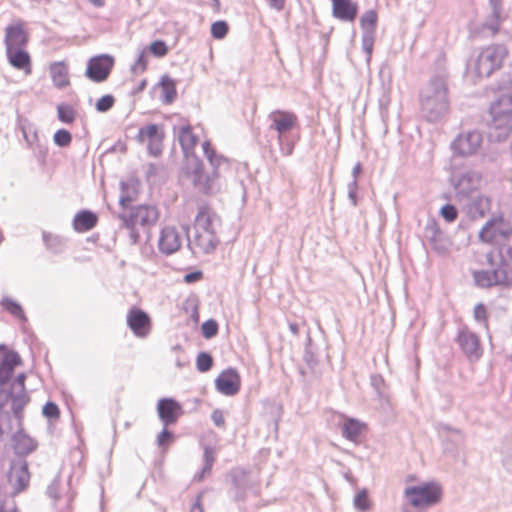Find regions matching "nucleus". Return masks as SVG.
<instances>
[{"instance_id": "nucleus-18", "label": "nucleus", "mask_w": 512, "mask_h": 512, "mask_svg": "<svg viewBox=\"0 0 512 512\" xmlns=\"http://www.w3.org/2000/svg\"><path fill=\"white\" fill-rule=\"evenodd\" d=\"M28 40L29 35L24 30L21 22L6 27L4 39L6 48L24 47L28 43Z\"/></svg>"}, {"instance_id": "nucleus-16", "label": "nucleus", "mask_w": 512, "mask_h": 512, "mask_svg": "<svg viewBox=\"0 0 512 512\" xmlns=\"http://www.w3.org/2000/svg\"><path fill=\"white\" fill-rule=\"evenodd\" d=\"M30 474L25 460H19L12 463L9 472V482L16 493L25 490L29 484Z\"/></svg>"}, {"instance_id": "nucleus-58", "label": "nucleus", "mask_w": 512, "mask_h": 512, "mask_svg": "<svg viewBox=\"0 0 512 512\" xmlns=\"http://www.w3.org/2000/svg\"><path fill=\"white\" fill-rule=\"evenodd\" d=\"M133 200H134L133 198H131L127 195H122L120 197L119 203L122 207H127Z\"/></svg>"}, {"instance_id": "nucleus-59", "label": "nucleus", "mask_w": 512, "mask_h": 512, "mask_svg": "<svg viewBox=\"0 0 512 512\" xmlns=\"http://www.w3.org/2000/svg\"><path fill=\"white\" fill-rule=\"evenodd\" d=\"M478 202H479L481 205H483V207H484L485 209H489V208H490L491 201H490V199H489L488 197H486V196H480V197L478 198Z\"/></svg>"}, {"instance_id": "nucleus-28", "label": "nucleus", "mask_w": 512, "mask_h": 512, "mask_svg": "<svg viewBox=\"0 0 512 512\" xmlns=\"http://www.w3.org/2000/svg\"><path fill=\"white\" fill-rule=\"evenodd\" d=\"M159 96H177L176 82L169 75H163L159 82L155 84L150 92L151 95L157 94Z\"/></svg>"}, {"instance_id": "nucleus-15", "label": "nucleus", "mask_w": 512, "mask_h": 512, "mask_svg": "<svg viewBox=\"0 0 512 512\" xmlns=\"http://www.w3.org/2000/svg\"><path fill=\"white\" fill-rule=\"evenodd\" d=\"M481 143V134L471 131L459 135L453 142V148L458 154L468 156L474 154L480 148Z\"/></svg>"}, {"instance_id": "nucleus-25", "label": "nucleus", "mask_w": 512, "mask_h": 512, "mask_svg": "<svg viewBox=\"0 0 512 512\" xmlns=\"http://www.w3.org/2000/svg\"><path fill=\"white\" fill-rule=\"evenodd\" d=\"M98 223V216L89 211L82 210L78 212L73 219V228L78 233H83L93 229Z\"/></svg>"}, {"instance_id": "nucleus-7", "label": "nucleus", "mask_w": 512, "mask_h": 512, "mask_svg": "<svg viewBox=\"0 0 512 512\" xmlns=\"http://www.w3.org/2000/svg\"><path fill=\"white\" fill-rule=\"evenodd\" d=\"M493 116L492 127L496 130L495 137L505 138L512 131V98H499L491 106Z\"/></svg>"}, {"instance_id": "nucleus-8", "label": "nucleus", "mask_w": 512, "mask_h": 512, "mask_svg": "<svg viewBox=\"0 0 512 512\" xmlns=\"http://www.w3.org/2000/svg\"><path fill=\"white\" fill-rule=\"evenodd\" d=\"M115 64L114 57L109 54H99L87 62L85 76L95 82H104L110 75Z\"/></svg>"}, {"instance_id": "nucleus-10", "label": "nucleus", "mask_w": 512, "mask_h": 512, "mask_svg": "<svg viewBox=\"0 0 512 512\" xmlns=\"http://www.w3.org/2000/svg\"><path fill=\"white\" fill-rule=\"evenodd\" d=\"M486 260L490 266L496 267L495 271L500 286H512V266L504 258L502 249L497 248L489 251L486 255Z\"/></svg>"}, {"instance_id": "nucleus-29", "label": "nucleus", "mask_w": 512, "mask_h": 512, "mask_svg": "<svg viewBox=\"0 0 512 512\" xmlns=\"http://www.w3.org/2000/svg\"><path fill=\"white\" fill-rule=\"evenodd\" d=\"M475 284L480 288H490L493 286H500L499 280L497 279V273L495 269L480 270L473 273Z\"/></svg>"}, {"instance_id": "nucleus-26", "label": "nucleus", "mask_w": 512, "mask_h": 512, "mask_svg": "<svg viewBox=\"0 0 512 512\" xmlns=\"http://www.w3.org/2000/svg\"><path fill=\"white\" fill-rule=\"evenodd\" d=\"M49 72L55 87L63 88L69 84V70L64 62L52 63Z\"/></svg>"}, {"instance_id": "nucleus-33", "label": "nucleus", "mask_w": 512, "mask_h": 512, "mask_svg": "<svg viewBox=\"0 0 512 512\" xmlns=\"http://www.w3.org/2000/svg\"><path fill=\"white\" fill-rule=\"evenodd\" d=\"M375 33L376 32H368V31L362 32L361 47H362V50L366 54L367 63L370 62L371 57H372L374 42H375Z\"/></svg>"}, {"instance_id": "nucleus-5", "label": "nucleus", "mask_w": 512, "mask_h": 512, "mask_svg": "<svg viewBox=\"0 0 512 512\" xmlns=\"http://www.w3.org/2000/svg\"><path fill=\"white\" fill-rule=\"evenodd\" d=\"M404 494L411 506L415 508H428L439 503L443 493L438 483L426 482L406 488Z\"/></svg>"}, {"instance_id": "nucleus-44", "label": "nucleus", "mask_w": 512, "mask_h": 512, "mask_svg": "<svg viewBox=\"0 0 512 512\" xmlns=\"http://www.w3.org/2000/svg\"><path fill=\"white\" fill-rule=\"evenodd\" d=\"M15 449L17 452L24 453L30 452L34 449V445L32 441L24 436H19L16 438Z\"/></svg>"}, {"instance_id": "nucleus-23", "label": "nucleus", "mask_w": 512, "mask_h": 512, "mask_svg": "<svg viewBox=\"0 0 512 512\" xmlns=\"http://www.w3.org/2000/svg\"><path fill=\"white\" fill-rule=\"evenodd\" d=\"M458 343L468 357L478 358L480 356V340L476 334L463 330L459 333Z\"/></svg>"}, {"instance_id": "nucleus-36", "label": "nucleus", "mask_w": 512, "mask_h": 512, "mask_svg": "<svg viewBox=\"0 0 512 512\" xmlns=\"http://www.w3.org/2000/svg\"><path fill=\"white\" fill-rule=\"evenodd\" d=\"M210 32L214 39L222 40L229 32V25L225 20H217L211 24Z\"/></svg>"}, {"instance_id": "nucleus-37", "label": "nucleus", "mask_w": 512, "mask_h": 512, "mask_svg": "<svg viewBox=\"0 0 512 512\" xmlns=\"http://www.w3.org/2000/svg\"><path fill=\"white\" fill-rule=\"evenodd\" d=\"M473 316L477 322L482 323L484 325V327L486 329H488L489 313H488V309L485 304H483V303L476 304L474 307V310H473Z\"/></svg>"}, {"instance_id": "nucleus-24", "label": "nucleus", "mask_w": 512, "mask_h": 512, "mask_svg": "<svg viewBox=\"0 0 512 512\" xmlns=\"http://www.w3.org/2000/svg\"><path fill=\"white\" fill-rule=\"evenodd\" d=\"M218 242L215 231H195L194 245L202 253L208 254L214 251Z\"/></svg>"}, {"instance_id": "nucleus-50", "label": "nucleus", "mask_w": 512, "mask_h": 512, "mask_svg": "<svg viewBox=\"0 0 512 512\" xmlns=\"http://www.w3.org/2000/svg\"><path fill=\"white\" fill-rule=\"evenodd\" d=\"M211 418L217 427H225V415L222 410L215 409L211 414Z\"/></svg>"}, {"instance_id": "nucleus-45", "label": "nucleus", "mask_w": 512, "mask_h": 512, "mask_svg": "<svg viewBox=\"0 0 512 512\" xmlns=\"http://www.w3.org/2000/svg\"><path fill=\"white\" fill-rule=\"evenodd\" d=\"M354 505L356 508L365 511L370 508V500L366 491L357 493L354 499Z\"/></svg>"}, {"instance_id": "nucleus-54", "label": "nucleus", "mask_w": 512, "mask_h": 512, "mask_svg": "<svg viewBox=\"0 0 512 512\" xmlns=\"http://www.w3.org/2000/svg\"><path fill=\"white\" fill-rule=\"evenodd\" d=\"M147 85V81L145 79H142L139 81V83L131 89L130 94L134 96L135 94L141 93Z\"/></svg>"}, {"instance_id": "nucleus-48", "label": "nucleus", "mask_w": 512, "mask_h": 512, "mask_svg": "<svg viewBox=\"0 0 512 512\" xmlns=\"http://www.w3.org/2000/svg\"><path fill=\"white\" fill-rule=\"evenodd\" d=\"M43 414L47 418L58 419L60 416V411L58 406L53 402H48L43 407Z\"/></svg>"}, {"instance_id": "nucleus-39", "label": "nucleus", "mask_w": 512, "mask_h": 512, "mask_svg": "<svg viewBox=\"0 0 512 512\" xmlns=\"http://www.w3.org/2000/svg\"><path fill=\"white\" fill-rule=\"evenodd\" d=\"M213 358L209 353L201 352L196 359V366L200 372H207L212 368Z\"/></svg>"}, {"instance_id": "nucleus-17", "label": "nucleus", "mask_w": 512, "mask_h": 512, "mask_svg": "<svg viewBox=\"0 0 512 512\" xmlns=\"http://www.w3.org/2000/svg\"><path fill=\"white\" fill-rule=\"evenodd\" d=\"M358 12V4L352 0L332 1V16L342 22H354Z\"/></svg>"}, {"instance_id": "nucleus-1", "label": "nucleus", "mask_w": 512, "mask_h": 512, "mask_svg": "<svg viewBox=\"0 0 512 512\" xmlns=\"http://www.w3.org/2000/svg\"><path fill=\"white\" fill-rule=\"evenodd\" d=\"M203 154L212 168L211 173L204 171V164L198 158L195 159L194 167L191 169L195 186L206 194L212 193L216 188V180L220 177L222 171H226L231 166V161L223 154L219 153L213 147L210 140H206L202 144Z\"/></svg>"}, {"instance_id": "nucleus-49", "label": "nucleus", "mask_w": 512, "mask_h": 512, "mask_svg": "<svg viewBox=\"0 0 512 512\" xmlns=\"http://www.w3.org/2000/svg\"><path fill=\"white\" fill-rule=\"evenodd\" d=\"M114 104V98H99L96 102V109L99 112L108 111Z\"/></svg>"}, {"instance_id": "nucleus-51", "label": "nucleus", "mask_w": 512, "mask_h": 512, "mask_svg": "<svg viewBox=\"0 0 512 512\" xmlns=\"http://www.w3.org/2000/svg\"><path fill=\"white\" fill-rule=\"evenodd\" d=\"M28 402L27 396L23 393L22 395L18 396L14 399L13 408L15 412L18 414L24 405Z\"/></svg>"}, {"instance_id": "nucleus-4", "label": "nucleus", "mask_w": 512, "mask_h": 512, "mask_svg": "<svg viewBox=\"0 0 512 512\" xmlns=\"http://www.w3.org/2000/svg\"><path fill=\"white\" fill-rule=\"evenodd\" d=\"M478 238L488 245H499L512 238V222L502 213L490 217L479 230Z\"/></svg>"}, {"instance_id": "nucleus-9", "label": "nucleus", "mask_w": 512, "mask_h": 512, "mask_svg": "<svg viewBox=\"0 0 512 512\" xmlns=\"http://www.w3.org/2000/svg\"><path fill=\"white\" fill-rule=\"evenodd\" d=\"M164 136L162 126L148 124L139 130L137 139L141 143H147L150 153L154 156H158L162 153Z\"/></svg>"}, {"instance_id": "nucleus-34", "label": "nucleus", "mask_w": 512, "mask_h": 512, "mask_svg": "<svg viewBox=\"0 0 512 512\" xmlns=\"http://www.w3.org/2000/svg\"><path fill=\"white\" fill-rule=\"evenodd\" d=\"M57 112L59 120L65 124L73 123L77 116L76 110L72 106L66 104L59 105Z\"/></svg>"}, {"instance_id": "nucleus-14", "label": "nucleus", "mask_w": 512, "mask_h": 512, "mask_svg": "<svg viewBox=\"0 0 512 512\" xmlns=\"http://www.w3.org/2000/svg\"><path fill=\"white\" fill-rule=\"evenodd\" d=\"M215 386L221 394L233 396L240 390L241 377L236 369H225L217 376Z\"/></svg>"}, {"instance_id": "nucleus-40", "label": "nucleus", "mask_w": 512, "mask_h": 512, "mask_svg": "<svg viewBox=\"0 0 512 512\" xmlns=\"http://www.w3.org/2000/svg\"><path fill=\"white\" fill-rule=\"evenodd\" d=\"M174 440V435L172 432L164 428L158 435H157V445L159 448H161L163 451H166L168 447L172 444Z\"/></svg>"}, {"instance_id": "nucleus-35", "label": "nucleus", "mask_w": 512, "mask_h": 512, "mask_svg": "<svg viewBox=\"0 0 512 512\" xmlns=\"http://www.w3.org/2000/svg\"><path fill=\"white\" fill-rule=\"evenodd\" d=\"M22 361L20 356L15 352H8L4 355L1 365L12 376L14 369L21 365Z\"/></svg>"}, {"instance_id": "nucleus-38", "label": "nucleus", "mask_w": 512, "mask_h": 512, "mask_svg": "<svg viewBox=\"0 0 512 512\" xmlns=\"http://www.w3.org/2000/svg\"><path fill=\"white\" fill-rule=\"evenodd\" d=\"M512 88V72L504 75L501 80L498 81L496 91L500 93L499 96H512L508 93Z\"/></svg>"}, {"instance_id": "nucleus-61", "label": "nucleus", "mask_w": 512, "mask_h": 512, "mask_svg": "<svg viewBox=\"0 0 512 512\" xmlns=\"http://www.w3.org/2000/svg\"><path fill=\"white\" fill-rule=\"evenodd\" d=\"M205 458H206L207 462L209 463V465L211 466L214 461V456H213V452L210 449L205 450Z\"/></svg>"}, {"instance_id": "nucleus-62", "label": "nucleus", "mask_w": 512, "mask_h": 512, "mask_svg": "<svg viewBox=\"0 0 512 512\" xmlns=\"http://www.w3.org/2000/svg\"><path fill=\"white\" fill-rule=\"evenodd\" d=\"M211 6H212L214 12H216V13L220 12V9H221L220 0H212Z\"/></svg>"}, {"instance_id": "nucleus-60", "label": "nucleus", "mask_w": 512, "mask_h": 512, "mask_svg": "<svg viewBox=\"0 0 512 512\" xmlns=\"http://www.w3.org/2000/svg\"><path fill=\"white\" fill-rule=\"evenodd\" d=\"M25 379H26V376L24 374H19L15 381L20 386L22 391L25 390Z\"/></svg>"}, {"instance_id": "nucleus-52", "label": "nucleus", "mask_w": 512, "mask_h": 512, "mask_svg": "<svg viewBox=\"0 0 512 512\" xmlns=\"http://www.w3.org/2000/svg\"><path fill=\"white\" fill-rule=\"evenodd\" d=\"M202 276H203V274L201 271H196V272L189 273V274L185 275L184 281L186 283H193V282L200 280L202 278Z\"/></svg>"}, {"instance_id": "nucleus-63", "label": "nucleus", "mask_w": 512, "mask_h": 512, "mask_svg": "<svg viewBox=\"0 0 512 512\" xmlns=\"http://www.w3.org/2000/svg\"><path fill=\"white\" fill-rule=\"evenodd\" d=\"M89 2L95 7H102L105 4L104 0H89Z\"/></svg>"}, {"instance_id": "nucleus-56", "label": "nucleus", "mask_w": 512, "mask_h": 512, "mask_svg": "<svg viewBox=\"0 0 512 512\" xmlns=\"http://www.w3.org/2000/svg\"><path fill=\"white\" fill-rule=\"evenodd\" d=\"M10 378L11 376L9 375V373L0 364V385L5 384Z\"/></svg>"}, {"instance_id": "nucleus-30", "label": "nucleus", "mask_w": 512, "mask_h": 512, "mask_svg": "<svg viewBox=\"0 0 512 512\" xmlns=\"http://www.w3.org/2000/svg\"><path fill=\"white\" fill-rule=\"evenodd\" d=\"M366 430V424L356 420L348 419L344 422L342 427V434L345 438L351 441H357L359 436Z\"/></svg>"}, {"instance_id": "nucleus-11", "label": "nucleus", "mask_w": 512, "mask_h": 512, "mask_svg": "<svg viewBox=\"0 0 512 512\" xmlns=\"http://www.w3.org/2000/svg\"><path fill=\"white\" fill-rule=\"evenodd\" d=\"M130 330L136 337L145 338L152 329V320L148 313L137 307H132L126 317Z\"/></svg>"}, {"instance_id": "nucleus-22", "label": "nucleus", "mask_w": 512, "mask_h": 512, "mask_svg": "<svg viewBox=\"0 0 512 512\" xmlns=\"http://www.w3.org/2000/svg\"><path fill=\"white\" fill-rule=\"evenodd\" d=\"M6 54L11 66L25 73L31 72V57L23 47L6 48Z\"/></svg>"}, {"instance_id": "nucleus-64", "label": "nucleus", "mask_w": 512, "mask_h": 512, "mask_svg": "<svg viewBox=\"0 0 512 512\" xmlns=\"http://www.w3.org/2000/svg\"><path fill=\"white\" fill-rule=\"evenodd\" d=\"M506 254L508 258L512 260V245L507 248Z\"/></svg>"}, {"instance_id": "nucleus-12", "label": "nucleus", "mask_w": 512, "mask_h": 512, "mask_svg": "<svg viewBox=\"0 0 512 512\" xmlns=\"http://www.w3.org/2000/svg\"><path fill=\"white\" fill-rule=\"evenodd\" d=\"M157 414L165 426L175 424L184 414L183 406L173 398H161L157 402Z\"/></svg>"}, {"instance_id": "nucleus-2", "label": "nucleus", "mask_w": 512, "mask_h": 512, "mask_svg": "<svg viewBox=\"0 0 512 512\" xmlns=\"http://www.w3.org/2000/svg\"><path fill=\"white\" fill-rule=\"evenodd\" d=\"M160 218V210L156 205L142 204L133 207L127 216H123V222L126 228H128L134 241L139 238V229L144 232H150Z\"/></svg>"}, {"instance_id": "nucleus-13", "label": "nucleus", "mask_w": 512, "mask_h": 512, "mask_svg": "<svg viewBox=\"0 0 512 512\" xmlns=\"http://www.w3.org/2000/svg\"><path fill=\"white\" fill-rule=\"evenodd\" d=\"M182 244V238L173 225H165L161 228L158 238V249L162 254L171 255L177 252Z\"/></svg>"}, {"instance_id": "nucleus-53", "label": "nucleus", "mask_w": 512, "mask_h": 512, "mask_svg": "<svg viewBox=\"0 0 512 512\" xmlns=\"http://www.w3.org/2000/svg\"><path fill=\"white\" fill-rule=\"evenodd\" d=\"M271 8L281 11L284 8L285 0H265Z\"/></svg>"}, {"instance_id": "nucleus-27", "label": "nucleus", "mask_w": 512, "mask_h": 512, "mask_svg": "<svg viewBox=\"0 0 512 512\" xmlns=\"http://www.w3.org/2000/svg\"><path fill=\"white\" fill-rule=\"evenodd\" d=\"M215 213L208 206H201L195 218V231H214Z\"/></svg>"}, {"instance_id": "nucleus-57", "label": "nucleus", "mask_w": 512, "mask_h": 512, "mask_svg": "<svg viewBox=\"0 0 512 512\" xmlns=\"http://www.w3.org/2000/svg\"><path fill=\"white\" fill-rule=\"evenodd\" d=\"M191 512H204L203 505L201 503V495L197 496L196 502L191 508Z\"/></svg>"}, {"instance_id": "nucleus-3", "label": "nucleus", "mask_w": 512, "mask_h": 512, "mask_svg": "<svg viewBox=\"0 0 512 512\" xmlns=\"http://www.w3.org/2000/svg\"><path fill=\"white\" fill-rule=\"evenodd\" d=\"M270 128L277 132L280 150L285 156L292 155L295 141H285V135L299 129V120L295 113L285 110H275L270 113Z\"/></svg>"}, {"instance_id": "nucleus-20", "label": "nucleus", "mask_w": 512, "mask_h": 512, "mask_svg": "<svg viewBox=\"0 0 512 512\" xmlns=\"http://www.w3.org/2000/svg\"><path fill=\"white\" fill-rule=\"evenodd\" d=\"M491 13L481 24V31H489L491 36H494L500 29L502 21V0H489Z\"/></svg>"}, {"instance_id": "nucleus-32", "label": "nucleus", "mask_w": 512, "mask_h": 512, "mask_svg": "<svg viewBox=\"0 0 512 512\" xmlns=\"http://www.w3.org/2000/svg\"><path fill=\"white\" fill-rule=\"evenodd\" d=\"M377 22L378 14L374 9H370L364 12L359 20L362 32H376Z\"/></svg>"}, {"instance_id": "nucleus-55", "label": "nucleus", "mask_w": 512, "mask_h": 512, "mask_svg": "<svg viewBox=\"0 0 512 512\" xmlns=\"http://www.w3.org/2000/svg\"><path fill=\"white\" fill-rule=\"evenodd\" d=\"M333 29L334 28L331 26L328 28V30L326 32H321L320 37H321V41H322L324 47H326L329 44V38L333 32Z\"/></svg>"}, {"instance_id": "nucleus-46", "label": "nucleus", "mask_w": 512, "mask_h": 512, "mask_svg": "<svg viewBox=\"0 0 512 512\" xmlns=\"http://www.w3.org/2000/svg\"><path fill=\"white\" fill-rule=\"evenodd\" d=\"M440 214L447 222H453L458 217V211L456 207L451 204L444 205L440 210Z\"/></svg>"}, {"instance_id": "nucleus-42", "label": "nucleus", "mask_w": 512, "mask_h": 512, "mask_svg": "<svg viewBox=\"0 0 512 512\" xmlns=\"http://www.w3.org/2000/svg\"><path fill=\"white\" fill-rule=\"evenodd\" d=\"M201 330L202 335L206 339H210L218 333V323L213 319H209L202 324Z\"/></svg>"}, {"instance_id": "nucleus-21", "label": "nucleus", "mask_w": 512, "mask_h": 512, "mask_svg": "<svg viewBox=\"0 0 512 512\" xmlns=\"http://www.w3.org/2000/svg\"><path fill=\"white\" fill-rule=\"evenodd\" d=\"M178 140L186 159L188 160L190 157H192L195 160V148L198 144L199 138L193 132L190 125L183 126L179 129Z\"/></svg>"}, {"instance_id": "nucleus-43", "label": "nucleus", "mask_w": 512, "mask_h": 512, "mask_svg": "<svg viewBox=\"0 0 512 512\" xmlns=\"http://www.w3.org/2000/svg\"><path fill=\"white\" fill-rule=\"evenodd\" d=\"M53 138L54 142L60 147L68 146L72 140L70 132L65 129L56 131Z\"/></svg>"}, {"instance_id": "nucleus-6", "label": "nucleus", "mask_w": 512, "mask_h": 512, "mask_svg": "<svg viewBox=\"0 0 512 512\" xmlns=\"http://www.w3.org/2000/svg\"><path fill=\"white\" fill-rule=\"evenodd\" d=\"M507 55V49L503 45H490L482 49L475 61V72L479 77H489L502 65Z\"/></svg>"}, {"instance_id": "nucleus-41", "label": "nucleus", "mask_w": 512, "mask_h": 512, "mask_svg": "<svg viewBox=\"0 0 512 512\" xmlns=\"http://www.w3.org/2000/svg\"><path fill=\"white\" fill-rule=\"evenodd\" d=\"M149 52L155 57H164L168 53V46L163 40H154L148 47Z\"/></svg>"}, {"instance_id": "nucleus-47", "label": "nucleus", "mask_w": 512, "mask_h": 512, "mask_svg": "<svg viewBox=\"0 0 512 512\" xmlns=\"http://www.w3.org/2000/svg\"><path fill=\"white\" fill-rule=\"evenodd\" d=\"M147 54L146 51L143 50L139 53L137 60L135 63L131 66V69L134 73L143 72L147 68Z\"/></svg>"}, {"instance_id": "nucleus-19", "label": "nucleus", "mask_w": 512, "mask_h": 512, "mask_svg": "<svg viewBox=\"0 0 512 512\" xmlns=\"http://www.w3.org/2000/svg\"><path fill=\"white\" fill-rule=\"evenodd\" d=\"M432 96H447L449 93V74L445 68H437L428 82Z\"/></svg>"}, {"instance_id": "nucleus-31", "label": "nucleus", "mask_w": 512, "mask_h": 512, "mask_svg": "<svg viewBox=\"0 0 512 512\" xmlns=\"http://www.w3.org/2000/svg\"><path fill=\"white\" fill-rule=\"evenodd\" d=\"M0 305L5 311H7L13 317L21 321H26V316L22 306L14 299L10 297H4L1 300Z\"/></svg>"}]
</instances>
